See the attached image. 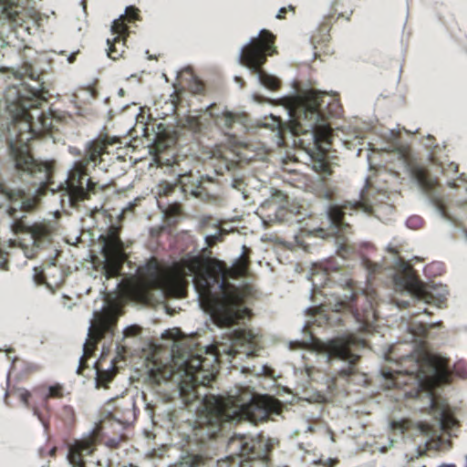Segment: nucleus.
<instances>
[{"label": "nucleus", "instance_id": "37998d69", "mask_svg": "<svg viewBox=\"0 0 467 467\" xmlns=\"http://www.w3.org/2000/svg\"><path fill=\"white\" fill-rule=\"evenodd\" d=\"M99 340H96L95 338H91L89 336H88V339L87 340V342L85 344H89L88 345V354H89V358L93 355L94 353V350L96 349V347H97V344Z\"/></svg>", "mask_w": 467, "mask_h": 467}, {"label": "nucleus", "instance_id": "a211bd4d", "mask_svg": "<svg viewBox=\"0 0 467 467\" xmlns=\"http://www.w3.org/2000/svg\"><path fill=\"white\" fill-rule=\"evenodd\" d=\"M122 430L123 426H118L116 420L110 417L100 420L90 434L99 444L104 443L109 448H117L122 441Z\"/></svg>", "mask_w": 467, "mask_h": 467}, {"label": "nucleus", "instance_id": "79ce46f5", "mask_svg": "<svg viewBox=\"0 0 467 467\" xmlns=\"http://www.w3.org/2000/svg\"><path fill=\"white\" fill-rule=\"evenodd\" d=\"M192 90L195 94H202L205 90V86L202 81L198 80L194 82Z\"/></svg>", "mask_w": 467, "mask_h": 467}, {"label": "nucleus", "instance_id": "20e7f679", "mask_svg": "<svg viewBox=\"0 0 467 467\" xmlns=\"http://www.w3.org/2000/svg\"><path fill=\"white\" fill-rule=\"evenodd\" d=\"M244 397L229 396L227 399L213 395L205 396L203 410L198 414L195 436L200 440L213 439L225 423L249 420L257 424L265 421L273 413H280L281 402L269 396L254 397L250 393Z\"/></svg>", "mask_w": 467, "mask_h": 467}, {"label": "nucleus", "instance_id": "8fccbe9b", "mask_svg": "<svg viewBox=\"0 0 467 467\" xmlns=\"http://www.w3.org/2000/svg\"><path fill=\"white\" fill-rule=\"evenodd\" d=\"M235 81H237L238 83H241V86L243 87L244 82L243 80V78L241 77H236L235 78Z\"/></svg>", "mask_w": 467, "mask_h": 467}, {"label": "nucleus", "instance_id": "6e6552de", "mask_svg": "<svg viewBox=\"0 0 467 467\" xmlns=\"http://www.w3.org/2000/svg\"><path fill=\"white\" fill-rule=\"evenodd\" d=\"M0 193L5 196L13 204L7 209V213L14 219L11 225L12 231L16 234H26L30 236L32 247L21 245L24 254L27 258H34L37 250L45 243H49L52 235V228L46 223H34L32 225L26 222V216L16 217L17 212H29L37 204L36 197L27 198L26 192L20 189L10 188L0 181Z\"/></svg>", "mask_w": 467, "mask_h": 467}, {"label": "nucleus", "instance_id": "b1692460", "mask_svg": "<svg viewBox=\"0 0 467 467\" xmlns=\"http://www.w3.org/2000/svg\"><path fill=\"white\" fill-rule=\"evenodd\" d=\"M216 109V105L213 104L207 108V111L219 128L224 130H230L237 120V115L228 110L217 113L215 112Z\"/></svg>", "mask_w": 467, "mask_h": 467}, {"label": "nucleus", "instance_id": "aec40b11", "mask_svg": "<svg viewBox=\"0 0 467 467\" xmlns=\"http://www.w3.org/2000/svg\"><path fill=\"white\" fill-rule=\"evenodd\" d=\"M110 417L116 420L118 426H125L133 422L136 419L135 402L132 400H116Z\"/></svg>", "mask_w": 467, "mask_h": 467}, {"label": "nucleus", "instance_id": "4468645a", "mask_svg": "<svg viewBox=\"0 0 467 467\" xmlns=\"http://www.w3.org/2000/svg\"><path fill=\"white\" fill-rule=\"evenodd\" d=\"M395 284L403 287L411 295L413 300L418 299L426 304H433L439 306L445 300L444 297L435 296L433 293L428 289L421 282L410 273H404L395 277Z\"/></svg>", "mask_w": 467, "mask_h": 467}, {"label": "nucleus", "instance_id": "0eeeda50", "mask_svg": "<svg viewBox=\"0 0 467 467\" xmlns=\"http://www.w3.org/2000/svg\"><path fill=\"white\" fill-rule=\"evenodd\" d=\"M113 143L114 141H109L107 137H99L90 140L85 147L83 158L74 162L65 182L66 191L72 207L78 206L80 202L90 199L92 194H96L101 189L98 182H93L89 167L91 163H93V168L99 164L102 155L108 153V146Z\"/></svg>", "mask_w": 467, "mask_h": 467}, {"label": "nucleus", "instance_id": "a19ab883", "mask_svg": "<svg viewBox=\"0 0 467 467\" xmlns=\"http://www.w3.org/2000/svg\"><path fill=\"white\" fill-rule=\"evenodd\" d=\"M8 264V254L0 248V268L6 269Z\"/></svg>", "mask_w": 467, "mask_h": 467}, {"label": "nucleus", "instance_id": "9b49d317", "mask_svg": "<svg viewBox=\"0 0 467 467\" xmlns=\"http://www.w3.org/2000/svg\"><path fill=\"white\" fill-rule=\"evenodd\" d=\"M376 292L352 293L348 300H341L335 306V311L348 310L363 328H369L378 319Z\"/></svg>", "mask_w": 467, "mask_h": 467}, {"label": "nucleus", "instance_id": "cd10ccee", "mask_svg": "<svg viewBox=\"0 0 467 467\" xmlns=\"http://www.w3.org/2000/svg\"><path fill=\"white\" fill-rule=\"evenodd\" d=\"M125 22L126 21L121 16L119 19L113 21L111 26V32L114 36H119L127 39L130 35V30Z\"/></svg>", "mask_w": 467, "mask_h": 467}, {"label": "nucleus", "instance_id": "5701e85b", "mask_svg": "<svg viewBox=\"0 0 467 467\" xmlns=\"http://www.w3.org/2000/svg\"><path fill=\"white\" fill-rule=\"evenodd\" d=\"M412 177L418 182L420 187L427 194H431L436 188L438 182L433 179L427 169L420 165H414L410 169Z\"/></svg>", "mask_w": 467, "mask_h": 467}, {"label": "nucleus", "instance_id": "f03ea898", "mask_svg": "<svg viewBox=\"0 0 467 467\" xmlns=\"http://www.w3.org/2000/svg\"><path fill=\"white\" fill-rule=\"evenodd\" d=\"M17 98L14 102L16 112L13 119L14 140L10 141V150L15 162V176L24 183L37 187L41 195L47 190L55 192L52 186L55 162L36 160L29 146V141L50 134L53 130V117L46 113L42 105L47 101L37 92H30L29 97L16 90Z\"/></svg>", "mask_w": 467, "mask_h": 467}, {"label": "nucleus", "instance_id": "412c9836", "mask_svg": "<svg viewBox=\"0 0 467 467\" xmlns=\"http://www.w3.org/2000/svg\"><path fill=\"white\" fill-rule=\"evenodd\" d=\"M17 396L23 404L33 411V414L37 417L45 429L47 430V415L42 410L39 400L34 396V389L29 391L26 389H19L17 390Z\"/></svg>", "mask_w": 467, "mask_h": 467}, {"label": "nucleus", "instance_id": "423d86ee", "mask_svg": "<svg viewBox=\"0 0 467 467\" xmlns=\"http://www.w3.org/2000/svg\"><path fill=\"white\" fill-rule=\"evenodd\" d=\"M400 368L382 370L388 389H400L404 397H417L422 390L433 385L447 383L450 380L448 360L425 352H413L402 357Z\"/></svg>", "mask_w": 467, "mask_h": 467}, {"label": "nucleus", "instance_id": "13d9d810", "mask_svg": "<svg viewBox=\"0 0 467 467\" xmlns=\"http://www.w3.org/2000/svg\"><path fill=\"white\" fill-rule=\"evenodd\" d=\"M435 266H436V265L433 264V265H430L429 267H435Z\"/></svg>", "mask_w": 467, "mask_h": 467}, {"label": "nucleus", "instance_id": "bb28decb", "mask_svg": "<svg viewBox=\"0 0 467 467\" xmlns=\"http://www.w3.org/2000/svg\"><path fill=\"white\" fill-rule=\"evenodd\" d=\"M18 12L14 6L7 5L6 0H0V26L5 22L16 23Z\"/></svg>", "mask_w": 467, "mask_h": 467}, {"label": "nucleus", "instance_id": "603ef678", "mask_svg": "<svg viewBox=\"0 0 467 467\" xmlns=\"http://www.w3.org/2000/svg\"><path fill=\"white\" fill-rule=\"evenodd\" d=\"M360 377L362 378V380L365 382L366 381V375L362 374V375H360Z\"/></svg>", "mask_w": 467, "mask_h": 467}, {"label": "nucleus", "instance_id": "7ed1b4c3", "mask_svg": "<svg viewBox=\"0 0 467 467\" xmlns=\"http://www.w3.org/2000/svg\"><path fill=\"white\" fill-rule=\"evenodd\" d=\"M256 345L255 336L251 330L238 328L229 335L226 342L219 343L212 351L207 350L209 357L191 355L183 358L173 355L167 363L154 360L150 379L158 385L170 379L177 382L182 399L189 405L199 399L197 387L206 386L214 379L220 354L232 358L241 353L250 356Z\"/></svg>", "mask_w": 467, "mask_h": 467}, {"label": "nucleus", "instance_id": "1a4fd4ad", "mask_svg": "<svg viewBox=\"0 0 467 467\" xmlns=\"http://www.w3.org/2000/svg\"><path fill=\"white\" fill-rule=\"evenodd\" d=\"M275 36L267 29H262L257 37L245 45L240 53L239 62L257 75L260 83L270 90L275 91L281 86L280 80L263 69L267 57L276 53Z\"/></svg>", "mask_w": 467, "mask_h": 467}, {"label": "nucleus", "instance_id": "f257e3e1", "mask_svg": "<svg viewBox=\"0 0 467 467\" xmlns=\"http://www.w3.org/2000/svg\"><path fill=\"white\" fill-rule=\"evenodd\" d=\"M225 272V265L217 259L193 256L166 266L156 257H151L139 268V280L133 291L143 300L149 299L153 290L183 297L188 285L187 277L193 275V284L202 306L218 326L230 327L244 317L240 309L243 295L238 287L226 280Z\"/></svg>", "mask_w": 467, "mask_h": 467}, {"label": "nucleus", "instance_id": "de8ad7c7", "mask_svg": "<svg viewBox=\"0 0 467 467\" xmlns=\"http://www.w3.org/2000/svg\"><path fill=\"white\" fill-rule=\"evenodd\" d=\"M436 203L439 206V208L441 210L442 213L445 214V207H444L443 203L441 202V201L437 200Z\"/></svg>", "mask_w": 467, "mask_h": 467}, {"label": "nucleus", "instance_id": "6e6d98bb", "mask_svg": "<svg viewBox=\"0 0 467 467\" xmlns=\"http://www.w3.org/2000/svg\"><path fill=\"white\" fill-rule=\"evenodd\" d=\"M219 157H220V158H222V159L226 160V157H225V156H223L222 153H220V156H219Z\"/></svg>", "mask_w": 467, "mask_h": 467}, {"label": "nucleus", "instance_id": "864d4df0", "mask_svg": "<svg viewBox=\"0 0 467 467\" xmlns=\"http://www.w3.org/2000/svg\"><path fill=\"white\" fill-rule=\"evenodd\" d=\"M331 464H335V463H337V460H329Z\"/></svg>", "mask_w": 467, "mask_h": 467}, {"label": "nucleus", "instance_id": "3c124183", "mask_svg": "<svg viewBox=\"0 0 467 467\" xmlns=\"http://www.w3.org/2000/svg\"><path fill=\"white\" fill-rule=\"evenodd\" d=\"M225 167H226L228 170H230V168H231V164H230L229 162H226V163H225Z\"/></svg>", "mask_w": 467, "mask_h": 467}, {"label": "nucleus", "instance_id": "2eb2a0df", "mask_svg": "<svg viewBox=\"0 0 467 467\" xmlns=\"http://www.w3.org/2000/svg\"><path fill=\"white\" fill-rule=\"evenodd\" d=\"M230 449H238V457H226L217 461L216 467H254L249 460H241V457L252 459L258 457L259 454L254 452V444L248 443L244 437H233L228 442Z\"/></svg>", "mask_w": 467, "mask_h": 467}, {"label": "nucleus", "instance_id": "ea45409f", "mask_svg": "<svg viewBox=\"0 0 467 467\" xmlns=\"http://www.w3.org/2000/svg\"><path fill=\"white\" fill-rule=\"evenodd\" d=\"M98 377L103 383L109 382L112 379V373L109 371H98Z\"/></svg>", "mask_w": 467, "mask_h": 467}, {"label": "nucleus", "instance_id": "e433bc0d", "mask_svg": "<svg viewBox=\"0 0 467 467\" xmlns=\"http://www.w3.org/2000/svg\"><path fill=\"white\" fill-rule=\"evenodd\" d=\"M175 190V185L162 182L159 185V195L160 196H168Z\"/></svg>", "mask_w": 467, "mask_h": 467}, {"label": "nucleus", "instance_id": "09e8293b", "mask_svg": "<svg viewBox=\"0 0 467 467\" xmlns=\"http://www.w3.org/2000/svg\"><path fill=\"white\" fill-rule=\"evenodd\" d=\"M78 53H72L68 58H67V61L69 63H73L75 60H76V56H77Z\"/></svg>", "mask_w": 467, "mask_h": 467}, {"label": "nucleus", "instance_id": "c756f323", "mask_svg": "<svg viewBox=\"0 0 467 467\" xmlns=\"http://www.w3.org/2000/svg\"><path fill=\"white\" fill-rule=\"evenodd\" d=\"M313 169L319 174L324 177L329 176L332 174V168L329 163L325 159L315 161L313 163Z\"/></svg>", "mask_w": 467, "mask_h": 467}, {"label": "nucleus", "instance_id": "c9c22d12", "mask_svg": "<svg viewBox=\"0 0 467 467\" xmlns=\"http://www.w3.org/2000/svg\"><path fill=\"white\" fill-rule=\"evenodd\" d=\"M364 267L368 271L370 275H375L377 273H379L381 270V265L379 264H375L368 259H365L363 261Z\"/></svg>", "mask_w": 467, "mask_h": 467}, {"label": "nucleus", "instance_id": "2f4dec72", "mask_svg": "<svg viewBox=\"0 0 467 467\" xmlns=\"http://www.w3.org/2000/svg\"><path fill=\"white\" fill-rule=\"evenodd\" d=\"M121 17L130 23L135 22L140 19V10L133 5L128 6L125 15L121 16Z\"/></svg>", "mask_w": 467, "mask_h": 467}, {"label": "nucleus", "instance_id": "dca6fc26", "mask_svg": "<svg viewBox=\"0 0 467 467\" xmlns=\"http://www.w3.org/2000/svg\"><path fill=\"white\" fill-rule=\"evenodd\" d=\"M99 443L89 433L87 437L75 440L68 445L67 459L73 467H88L87 464L91 461L88 460L92 457Z\"/></svg>", "mask_w": 467, "mask_h": 467}, {"label": "nucleus", "instance_id": "4c0bfd02", "mask_svg": "<svg viewBox=\"0 0 467 467\" xmlns=\"http://www.w3.org/2000/svg\"><path fill=\"white\" fill-rule=\"evenodd\" d=\"M167 213L171 216H178L182 213V205L180 203L171 204L167 210Z\"/></svg>", "mask_w": 467, "mask_h": 467}, {"label": "nucleus", "instance_id": "9d476101", "mask_svg": "<svg viewBox=\"0 0 467 467\" xmlns=\"http://www.w3.org/2000/svg\"><path fill=\"white\" fill-rule=\"evenodd\" d=\"M119 232V227L111 225L106 234L99 236V241L102 244L101 252L105 258L103 271L107 279L119 275L123 264L128 259Z\"/></svg>", "mask_w": 467, "mask_h": 467}, {"label": "nucleus", "instance_id": "6ab92c4d", "mask_svg": "<svg viewBox=\"0 0 467 467\" xmlns=\"http://www.w3.org/2000/svg\"><path fill=\"white\" fill-rule=\"evenodd\" d=\"M34 396L39 400L40 406L45 414L47 415V422L50 418V399H61L64 396L63 387L60 384L47 387L45 385L34 388Z\"/></svg>", "mask_w": 467, "mask_h": 467}, {"label": "nucleus", "instance_id": "49530a36", "mask_svg": "<svg viewBox=\"0 0 467 467\" xmlns=\"http://www.w3.org/2000/svg\"><path fill=\"white\" fill-rule=\"evenodd\" d=\"M397 305L400 308H407L410 306V303L408 301H398Z\"/></svg>", "mask_w": 467, "mask_h": 467}, {"label": "nucleus", "instance_id": "393cba45", "mask_svg": "<svg viewBox=\"0 0 467 467\" xmlns=\"http://www.w3.org/2000/svg\"><path fill=\"white\" fill-rule=\"evenodd\" d=\"M126 41L127 39L119 36H114L112 39H108V57L113 60L122 57L127 47Z\"/></svg>", "mask_w": 467, "mask_h": 467}, {"label": "nucleus", "instance_id": "a18cd8bd", "mask_svg": "<svg viewBox=\"0 0 467 467\" xmlns=\"http://www.w3.org/2000/svg\"><path fill=\"white\" fill-rule=\"evenodd\" d=\"M35 280L38 283V284H43L45 282V279H46V276H45V274L43 272V270H38V268H35Z\"/></svg>", "mask_w": 467, "mask_h": 467}, {"label": "nucleus", "instance_id": "7c9ffc66", "mask_svg": "<svg viewBox=\"0 0 467 467\" xmlns=\"http://www.w3.org/2000/svg\"><path fill=\"white\" fill-rule=\"evenodd\" d=\"M60 417L67 424H72L75 421V410L73 407L65 405L60 411Z\"/></svg>", "mask_w": 467, "mask_h": 467}, {"label": "nucleus", "instance_id": "4be33fe9", "mask_svg": "<svg viewBox=\"0 0 467 467\" xmlns=\"http://www.w3.org/2000/svg\"><path fill=\"white\" fill-rule=\"evenodd\" d=\"M116 326L117 317L112 315H105L91 326L88 336L96 340H101L105 335L113 334Z\"/></svg>", "mask_w": 467, "mask_h": 467}, {"label": "nucleus", "instance_id": "a878e982", "mask_svg": "<svg viewBox=\"0 0 467 467\" xmlns=\"http://www.w3.org/2000/svg\"><path fill=\"white\" fill-rule=\"evenodd\" d=\"M244 252L243 254L234 262L231 269L229 270V274L232 277L237 278L246 275L248 267L250 265V259L248 250L245 246H244Z\"/></svg>", "mask_w": 467, "mask_h": 467}, {"label": "nucleus", "instance_id": "f3484780", "mask_svg": "<svg viewBox=\"0 0 467 467\" xmlns=\"http://www.w3.org/2000/svg\"><path fill=\"white\" fill-rule=\"evenodd\" d=\"M368 207L360 201L349 202L346 201L341 205H330L327 210V215L332 225L342 234L351 233V225L345 222L346 214L351 215V212L358 211Z\"/></svg>", "mask_w": 467, "mask_h": 467}, {"label": "nucleus", "instance_id": "f8f14e48", "mask_svg": "<svg viewBox=\"0 0 467 467\" xmlns=\"http://www.w3.org/2000/svg\"><path fill=\"white\" fill-rule=\"evenodd\" d=\"M365 347V341L355 336L339 337L332 340L328 346V352L331 358H337L348 361L347 368L338 371V376L346 378L348 381L353 380V377L358 375L356 364L359 360L358 352Z\"/></svg>", "mask_w": 467, "mask_h": 467}, {"label": "nucleus", "instance_id": "5fc2aeb1", "mask_svg": "<svg viewBox=\"0 0 467 467\" xmlns=\"http://www.w3.org/2000/svg\"><path fill=\"white\" fill-rule=\"evenodd\" d=\"M441 467H455V465H447V464H444V465H442V466H441Z\"/></svg>", "mask_w": 467, "mask_h": 467}, {"label": "nucleus", "instance_id": "ddd939ff", "mask_svg": "<svg viewBox=\"0 0 467 467\" xmlns=\"http://www.w3.org/2000/svg\"><path fill=\"white\" fill-rule=\"evenodd\" d=\"M430 413L433 417L434 422L431 425L427 422H421L420 428L423 432L430 433L434 429L451 432L460 426V422L454 417L448 402L434 394L431 395Z\"/></svg>", "mask_w": 467, "mask_h": 467}, {"label": "nucleus", "instance_id": "f704fd0d", "mask_svg": "<svg viewBox=\"0 0 467 467\" xmlns=\"http://www.w3.org/2000/svg\"><path fill=\"white\" fill-rule=\"evenodd\" d=\"M410 330L412 334L419 337H426L429 332V328L425 324H419L418 326L411 325Z\"/></svg>", "mask_w": 467, "mask_h": 467}, {"label": "nucleus", "instance_id": "58836bf2", "mask_svg": "<svg viewBox=\"0 0 467 467\" xmlns=\"http://www.w3.org/2000/svg\"><path fill=\"white\" fill-rule=\"evenodd\" d=\"M422 223V220L420 217H418V216H415V217H410L408 221H407V225L410 228H418L421 225Z\"/></svg>", "mask_w": 467, "mask_h": 467}, {"label": "nucleus", "instance_id": "72a5a7b5", "mask_svg": "<svg viewBox=\"0 0 467 467\" xmlns=\"http://www.w3.org/2000/svg\"><path fill=\"white\" fill-rule=\"evenodd\" d=\"M206 457L202 454H190L188 456V462L192 467H198L205 464Z\"/></svg>", "mask_w": 467, "mask_h": 467}, {"label": "nucleus", "instance_id": "c03bdc74", "mask_svg": "<svg viewBox=\"0 0 467 467\" xmlns=\"http://www.w3.org/2000/svg\"><path fill=\"white\" fill-rule=\"evenodd\" d=\"M290 10L292 11L293 13H295V7L293 5H289L288 7H282L279 9L277 15H276V18L277 19H285V14L287 13V11Z\"/></svg>", "mask_w": 467, "mask_h": 467}, {"label": "nucleus", "instance_id": "473e14b6", "mask_svg": "<svg viewBox=\"0 0 467 467\" xmlns=\"http://www.w3.org/2000/svg\"><path fill=\"white\" fill-rule=\"evenodd\" d=\"M88 345L89 344L84 345V349H83L84 353H83V356L79 359V365H78V368L77 370V373L79 375H82L84 370L88 367V363H87L88 359L89 358Z\"/></svg>", "mask_w": 467, "mask_h": 467}, {"label": "nucleus", "instance_id": "39448f33", "mask_svg": "<svg viewBox=\"0 0 467 467\" xmlns=\"http://www.w3.org/2000/svg\"><path fill=\"white\" fill-rule=\"evenodd\" d=\"M326 93L308 90L291 99L289 111L291 119L283 124L281 119H275L278 129L279 139L284 142L286 132L293 136L310 134L317 143L331 144L333 130L326 122L327 115L338 116L342 107L339 100L331 98L327 103V111L322 109Z\"/></svg>", "mask_w": 467, "mask_h": 467}, {"label": "nucleus", "instance_id": "c85d7f7f", "mask_svg": "<svg viewBox=\"0 0 467 467\" xmlns=\"http://www.w3.org/2000/svg\"><path fill=\"white\" fill-rule=\"evenodd\" d=\"M182 127L192 131L193 133L200 132L202 130V122L199 116L187 115L182 120Z\"/></svg>", "mask_w": 467, "mask_h": 467}, {"label": "nucleus", "instance_id": "4d7b16f0", "mask_svg": "<svg viewBox=\"0 0 467 467\" xmlns=\"http://www.w3.org/2000/svg\"><path fill=\"white\" fill-rule=\"evenodd\" d=\"M331 195H332V193L330 192V193L327 194V198H330V197H331Z\"/></svg>", "mask_w": 467, "mask_h": 467}]
</instances>
